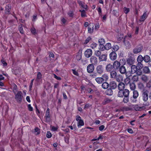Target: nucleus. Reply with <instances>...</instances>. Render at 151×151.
<instances>
[{"mask_svg": "<svg viewBox=\"0 0 151 151\" xmlns=\"http://www.w3.org/2000/svg\"><path fill=\"white\" fill-rule=\"evenodd\" d=\"M147 17V14L146 12H145L140 18L139 21L140 22L144 21Z\"/></svg>", "mask_w": 151, "mask_h": 151, "instance_id": "24", "label": "nucleus"}, {"mask_svg": "<svg viewBox=\"0 0 151 151\" xmlns=\"http://www.w3.org/2000/svg\"><path fill=\"white\" fill-rule=\"evenodd\" d=\"M143 60L146 63H147L150 60V58L149 56L146 55L143 57Z\"/></svg>", "mask_w": 151, "mask_h": 151, "instance_id": "34", "label": "nucleus"}, {"mask_svg": "<svg viewBox=\"0 0 151 151\" xmlns=\"http://www.w3.org/2000/svg\"><path fill=\"white\" fill-rule=\"evenodd\" d=\"M40 132V129L36 127L35 128L34 133L36 135H38L39 134Z\"/></svg>", "mask_w": 151, "mask_h": 151, "instance_id": "39", "label": "nucleus"}, {"mask_svg": "<svg viewBox=\"0 0 151 151\" xmlns=\"http://www.w3.org/2000/svg\"><path fill=\"white\" fill-rule=\"evenodd\" d=\"M46 137L48 138H49L52 137V134L50 131H48L46 134Z\"/></svg>", "mask_w": 151, "mask_h": 151, "instance_id": "53", "label": "nucleus"}, {"mask_svg": "<svg viewBox=\"0 0 151 151\" xmlns=\"http://www.w3.org/2000/svg\"><path fill=\"white\" fill-rule=\"evenodd\" d=\"M61 20L62 22L64 24H65L67 21L66 20L63 18H61Z\"/></svg>", "mask_w": 151, "mask_h": 151, "instance_id": "64", "label": "nucleus"}, {"mask_svg": "<svg viewBox=\"0 0 151 151\" xmlns=\"http://www.w3.org/2000/svg\"><path fill=\"white\" fill-rule=\"evenodd\" d=\"M110 59L112 60H114L117 58V55L115 52H111L109 55Z\"/></svg>", "mask_w": 151, "mask_h": 151, "instance_id": "9", "label": "nucleus"}, {"mask_svg": "<svg viewBox=\"0 0 151 151\" xmlns=\"http://www.w3.org/2000/svg\"><path fill=\"white\" fill-rule=\"evenodd\" d=\"M143 60V57L141 55H139L137 58L138 63H142Z\"/></svg>", "mask_w": 151, "mask_h": 151, "instance_id": "37", "label": "nucleus"}, {"mask_svg": "<svg viewBox=\"0 0 151 151\" xmlns=\"http://www.w3.org/2000/svg\"><path fill=\"white\" fill-rule=\"evenodd\" d=\"M132 110V108L129 107L124 106L121 109L122 111H127Z\"/></svg>", "mask_w": 151, "mask_h": 151, "instance_id": "28", "label": "nucleus"}, {"mask_svg": "<svg viewBox=\"0 0 151 151\" xmlns=\"http://www.w3.org/2000/svg\"><path fill=\"white\" fill-rule=\"evenodd\" d=\"M144 87L143 85L142 84H139L138 85V88L140 89H143Z\"/></svg>", "mask_w": 151, "mask_h": 151, "instance_id": "62", "label": "nucleus"}, {"mask_svg": "<svg viewBox=\"0 0 151 151\" xmlns=\"http://www.w3.org/2000/svg\"><path fill=\"white\" fill-rule=\"evenodd\" d=\"M84 124L83 121L82 120H81L78 122V128H80L81 126H83Z\"/></svg>", "mask_w": 151, "mask_h": 151, "instance_id": "38", "label": "nucleus"}, {"mask_svg": "<svg viewBox=\"0 0 151 151\" xmlns=\"http://www.w3.org/2000/svg\"><path fill=\"white\" fill-rule=\"evenodd\" d=\"M129 91L127 89L119 91L118 93V96L119 97H123L124 96H129Z\"/></svg>", "mask_w": 151, "mask_h": 151, "instance_id": "2", "label": "nucleus"}, {"mask_svg": "<svg viewBox=\"0 0 151 151\" xmlns=\"http://www.w3.org/2000/svg\"><path fill=\"white\" fill-rule=\"evenodd\" d=\"M136 74L137 76H140L142 74V72L141 70V69H138L137 71H136Z\"/></svg>", "mask_w": 151, "mask_h": 151, "instance_id": "48", "label": "nucleus"}, {"mask_svg": "<svg viewBox=\"0 0 151 151\" xmlns=\"http://www.w3.org/2000/svg\"><path fill=\"white\" fill-rule=\"evenodd\" d=\"M79 11L81 12V16L82 17H86V14L84 10H80Z\"/></svg>", "mask_w": 151, "mask_h": 151, "instance_id": "41", "label": "nucleus"}, {"mask_svg": "<svg viewBox=\"0 0 151 151\" xmlns=\"http://www.w3.org/2000/svg\"><path fill=\"white\" fill-rule=\"evenodd\" d=\"M92 54V50L91 49H88L86 50L84 52L85 57L88 58L91 57Z\"/></svg>", "mask_w": 151, "mask_h": 151, "instance_id": "7", "label": "nucleus"}, {"mask_svg": "<svg viewBox=\"0 0 151 151\" xmlns=\"http://www.w3.org/2000/svg\"><path fill=\"white\" fill-rule=\"evenodd\" d=\"M130 81V79L129 78L127 77L124 80V83L125 84H127L129 83Z\"/></svg>", "mask_w": 151, "mask_h": 151, "instance_id": "46", "label": "nucleus"}, {"mask_svg": "<svg viewBox=\"0 0 151 151\" xmlns=\"http://www.w3.org/2000/svg\"><path fill=\"white\" fill-rule=\"evenodd\" d=\"M129 87L130 89L132 91L135 90L136 88V85L135 83H130L129 84Z\"/></svg>", "mask_w": 151, "mask_h": 151, "instance_id": "32", "label": "nucleus"}, {"mask_svg": "<svg viewBox=\"0 0 151 151\" xmlns=\"http://www.w3.org/2000/svg\"><path fill=\"white\" fill-rule=\"evenodd\" d=\"M138 63L137 64V66L139 69H141L143 68V64L141 63Z\"/></svg>", "mask_w": 151, "mask_h": 151, "instance_id": "50", "label": "nucleus"}, {"mask_svg": "<svg viewBox=\"0 0 151 151\" xmlns=\"http://www.w3.org/2000/svg\"><path fill=\"white\" fill-rule=\"evenodd\" d=\"M90 26L91 25L88 27V31L89 33H91L93 32V30L94 26L93 25H92L91 26V27Z\"/></svg>", "mask_w": 151, "mask_h": 151, "instance_id": "36", "label": "nucleus"}, {"mask_svg": "<svg viewBox=\"0 0 151 151\" xmlns=\"http://www.w3.org/2000/svg\"><path fill=\"white\" fill-rule=\"evenodd\" d=\"M142 49V47L141 45H139L137 47L133 50V52L134 53L137 54L140 52Z\"/></svg>", "mask_w": 151, "mask_h": 151, "instance_id": "10", "label": "nucleus"}, {"mask_svg": "<svg viewBox=\"0 0 151 151\" xmlns=\"http://www.w3.org/2000/svg\"><path fill=\"white\" fill-rule=\"evenodd\" d=\"M91 38L90 37H87V38L85 40V41L84 42V44H87L89 42L90 40H91Z\"/></svg>", "mask_w": 151, "mask_h": 151, "instance_id": "56", "label": "nucleus"}, {"mask_svg": "<svg viewBox=\"0 0 151 151\" xmlns=\"http://www.w3.org/2000/svg\"><path fill=\"white\" fill-rule=\"evenodd\" d=\"M124 11L125 14H127L129 12V8L124 7Z\"/></svg>", "mask_w": 151, "mask_h": 151, "instance_id": "52", "label": "nucleus"}, {"mask_svg": "<svg viewBox=\"0 0 151 151\" xmlns=\"http://www.w3.org/2000/svg\"><path fill=\"white\" fill-rule=\"evenodd\" d=\"M113 68L116 70L119 71L122 74H124L126 73V69L124 65H121L120 63L118 60L114 61L113 64Z\"/></svg>", "mask_w": 151, "mask_h": 151, "instance_id": "1", "label": "nucleus"}, {"mask_svg": "<svg viewBox=\"0 0 151 151\" xmlns=\"http://www.w3.org/2000/svg\"><path fill=\"white\" fill-rule=\"evenodd\" d=\"M90 61L91 64L93 65H96L97 64L98 62V60L97 58L95 56H92L90 58Z\"/></svg>", "mask_w": 151, "mask_h": 151, "instance_id": "5", "label": "nucleus"}, {"mask_svg": "<svg viewBox=\"0 0 151 151\" xmlns=\"http://www.w3.org/2000/svg\"><path fill=\"white\" fill-rule=\"evenodd\" d=\"M97 11L98 12L99 15L101 17L102 16V11H101V8L100 7H99L98 8Z\"/></svg>", "mask_w": 151, "mask_h": 151, "instance_id": "51", "label": "nucleus"}, {"mask_svg": "<svg viewBox=\"0 0 151 151\" xmlns=\"http://www.w3.org/2000/svg\"><path fill=\"white\" fill-rule=\"evenodd\" d=\"M124 41L126 47H129L130 46V43L128 41H125L124 39Z\"/></svg>", "mask_w": 151, "mask_h": 151, "instance_id": "45", "label": "nucleus"}, {"mask_svg": "<svg viewBox=\"0 0 151 151\" xmlns=\"http://www.w3.org/2000/svg\"><path fill=\"white\" fill-rule=\"evenodd\" d=\"M95 80L99 84H101L104 81V79L102 77H97L95 78Z\"/></svg>", "mask_w": 151, "mask_h": 151, "instance_id": "23", "label": "nucleus"}, {"mask_svg": "<svg viewBox=\"0 0 151 151\" xmlns=\"http://www.w3.org/2000/svg\"><path fill=\"white\" fill-rule=\"evenodd\" d=\"M138 69L135 65H132L131 67V71L132 73L133 74L136 73Z\"/></svg>", "mask_w": 151, "mask_h": 151, "instance_id": "21", "label": "nucleus"}, {"mask_svg": "<svg viewBox=\"0 0 151 151\" xmlns=\"http://www.w3.org/2000/svg\"><path fill=\"white\" fill-rule=\"evenodd\" d=\"M119 47L117 45H114L113 47V49L115 51H117L119 49Z\"/></svg>", "mask_w": 151, "mask_h": 151, "instance_id": "57", "label": "nucleus"}, {"mask_svg": "<svg viewBox=\"0 0 151 151\" xmlns=\"http://www.w3.org/2000/svg\"><path fill=\"white\" fill-rule=\"evenodd\" d=\"M138 77L137 75H134L132 78V80L134 82H137L138 80Z\"/></svg>", "mask_w": 151, "mask_h": 151, "instance_id": "42", "label": "nucleus"}, {"mask_svg": "<svg viewBox=\"0 0 151 151\" xmlns=\"http://www.w3.org/2000/svg\"><path fill=\"white\" fill-rule=\"evenodd\" d=\"M102 78L104 79L106 81H107L109 79V76L108 75L104 73L102 75Z\"/></svg>", "mask_w": 151, "mask_h": 151, "instance_id": "44", "label": "nucleus"}, {"mask_svg": "<svg viewBox=\"0 0 151 151\" xmlns=\"http://www.w3.org/2000/svg\"><path fill=\"white\" fill-rule=\"evenodd\" d=\"M97 44L95 43H92L91 45V47L92 49H94L96 48V47Z\"/></svg>", "mask_w": 151, "mask_h": 151, "instance_id": "58", "label": "nucleus"}, {"mask_svg": "<svg viewBox=\"0 0 151 151\" xmlns=\"http://www.w3.org/2000/svg\"><path fill=\"white\" fill-rule=\"evenodd\" d=\"M28 110L30 111H33V107L31 106V104H29L27 106Z\"/></svg>", "mask_w": 151, "mask_h": 151, "instance_id": "59", "label": "nucleus"}, {"mask_svg": "<svg viewBox=\"0 0 151 151\" xmlns=\"http://www.w3.org/2000/svg\"><path fill=\"white\" fill-rule=\"evenodd\" d=\"M68 15L69 17H73L74 15L73 12L72 11H70L68 13Z\"/></svg>", "mask_w": 151, "mask_h": 151, "instance_id": "54", "label": "nucleus"}, {"mask_svg": "<svg viewBox=\"0 0 151 151\" xmlns=\"http://www.w3.org/2000/svg\"><path fill=\"white\" fill-rule=\"evenodd\" d=\"M102 54V51L99 50L95 51L94 52L95 55L99 58L100 57Z\"/></svg>", "mask_w": 151, "mask_h": 151, "instance_id": "33", "label": "nucleus"}, {"mask_svg": "<svg viewBox=\"0 0 151 151\" xmlns=\"http://www.w3.org/2000/svg\"><path fill=\"white\" fill-rule=\"evenodd\" d=\"M31 31L32 33L34 35H35L36 34V29L34 27H32L31 29Z\"/></svg>", "mask_w": 151, "mask_h": 151, "instance_id": "55", "label": "nucleus"}, {"mask_svg": "<svg viewBox=\"0 0 151 151\" xmlns=\"http://www.w3.org/2000/svg\"><path fill=\"white\" fill-rule=\"evenodd\" d=\"M18 29H19V30L20 31V32L21 34H23L24 32V31H23L22 27L19 26L18 27Z\"/></svg>", "mask_w": 151, "mask_h": 151, "instance_id": "60", "label": "nucleus"}, {"mask_svg": "<svg viewBox=\"0 0 151 151\" xmlns=\"http://www.w3.org/2000/svg\"><path fill=\"white\" fill-rule=\"evenodd\" d=\"M113 65H112L111 64H109L107 65L106 67V70L107 71L110 72L112 71V70L113 69Z\"/></svg>", "mask_w": 151, "mask_h": 151, "instance_id": "20", "label": "nucleus"}, {"mask_svg": "<svg viewBox=\"0 0 151 151\" xmlns=\"http://www.w3.org/2000/svg\"><path fill=\"white\" fill-rule=\"evenodd\" d=\"M78 4L80 6H81L84 9H86L87 8V5L85 4H84L83 2L81 1L78 0Z\"/></svg>", "mask_w": 151, "mask_h": 151, "instance_id": "26", "label": "nucleus"}, {"mask_svg": "<svg viewBox=\"0 0 151 151\" xmlns=\"http://www.w3.org/2000/svg\"><path fill=\"white\" fill-rule=\"evenodd\" d=\"M111 47V44L110 43H107L104 46L105 49L106 50H108Z\"/></svg>", "mask_w": 151, "mask_h": 151, "instance_id": "35", "label": "nucleus"}, {"mask_svg": "<svg viewBox=\"0 0 151 151\" xmlns=\"http://www.w3.org/2000/svg\"><path fill=\"white\" fill-rule=\"evenodd\" d=\"M11 7V6L9 4L6 6L5 11L6 14H10Z\"/></svg>", "mask_w": 151, "mask_h": 151, "instance_id": "13", "label": "nucleus"}, {"mask_svg": "<svg viewBox=\"0 0 151 151\" xmlns=\"http://www.w3.org/2000/svg\"><path fill=\"white\" fill-rule=\"evenodd\" d=\"M42 75L41 73L40 72H38L37 73V79L40 80L42 78Z\"/></svg>", "mask_w": 151, "mask_h": 151, "instance_id": "49", "label": "nucleus"}, {"mask_svg": "<svg viewBox=\"0 0 151 151\" xmlns=\"http://www.w3.org/2000/svg\"><path fill=\"white\" fill-rule=\"evenodd\" d=\"M13 91L14 93V94H15L16 92L17 91V86L15 84H14L13 85Z\"/></svg>", "mask_w": 151, "mask_h": 151, "instance_id": "43", "label": "nucleus"}, {"mask_svg": "<svg viewBox=\"0 0 151 151\" xmlns=\"http://www.w3.org/2000/svg\"><path fill=\"white\" fill-rule=\"evenodd\" d=\"M143 73H149L150 72V70L149 68L147 66H145L143 68Z\"/></svg>", "mask_w": 151, "mask_h": 151, "instance_id": "30", "label": "nucleus"}, {"mask_svg": "<svg viewBox=\"0 0 151 151\" xmlns=\"http://www.w3.org/2000/svg\"><path fill=\"white\" fill-rule=\"evenodd\" d=\"M45 122H49L50 121V114H45L44 117Z\"/></svg>", "mask_w": 151, "mask_h": 151, "instance_id": "18", "label": "nucleus"}, {"mask_svg": "<svg viewBox=\"0 0 151 151\" xmlns=\"http://www.w3.org/2000/svg\"><path fill=\"white\" fill-rule=\"evenodd\" d=\"M112 89L111 88L108 89L106 91V94L108 95H112L113 93V91Z\"/></svg>", "mask_w": 151, "mask_h": 151, "instance_id": "27", "label": "nucleus"}, {"mask_svg": "<svg viewBox=\"0 0 151 151\" xmlns=\"http://www.w3.org/2000/svg\"><path fill=\"white\" fill-rule=\"evenodd\" d=\"M134 59L133 58H129L127 60V63L129 65H131L133 64Z\"/></svg>", "mask_w": 151, "mask_h": 151, "instance_id": "19", "label": "nucleus"}, {"mask_svg": "<svg viewBox=\"0 0 151 151\" xmlns=\"http://www.w3.org/2000/svg\"><path fill=\"white\" fill-rule=\"evenodd\" d=\"M141 79L145 82H147L148 81L147 76L145 75H142L141 76Z\"/></svg>", "mask_w": 151, "mask_h": 151, "instance_id": "29", "label": "nucleus"}, {"mask_svg": "<svg viewBox=\"0 0 151 151\" xmlns=\"http://www.w3.org/2000/svg\"><path fill=\"white\" fill-rule=\"evenodd\" d=\"M142 99L145 101H146L148 99V95L146 91H144L143 93Z\"/></svg>", "mask_w": 151, "mask_h": 151, "instance_id": "16", "label": "nucleus"}, {"mask_svg": "<svg viewBox=\"0 0 151 151\" xmlns=\"http://www.w3.org/2000/svg\"><path fill=\"white\" fill-rule=\"evenodd\" d=\"M15 94V99L16 101L19 102H21L22 101V93L21 91H19L17 92L16 94Z\"/></svg>", "mask_w": 151, "mask_h": 151, "instance_id": "3", "label": "nucleus"}, {"mask_svg": "<svg viewBox=\"0 0 151 151\" xmlns=\"http://www.w3.org/2000/svg\"><path fill=\"white\" fill-rule=\"evenodd\" d=\"M109 85L110 88L113 89L116 88L117 87L116 83L114 81H111Z\"/></svg>", "mask_w": 151, "mask_h": 151, "instance_id": "11", "label": "nucleus"}, {"mask_svg": "<svg viewBox=\"0 0 151 151\" xmlns=\"http://www.w3.org/2000/svg\"><path fill=\"white\" fill-rule=\"evenodd\" d=\"M139 95V93L137 91L134 90L133 92V97L134 99H136Z\"/></svg>", "mask_w": 151, "mask_h": 151, "instance_id": "25", "label": "nucleus"}, {"mask_svg": "<svg viewBox=\"0 0 151 151\" xmlns=\"http://www.w3.org/2000/svg\"><path fill=\"white\" fill-rule=\"evenodd\" d=\"M58 129L57 127L52 126L51 128V130L53 131H57Z\"/></svg>", "mask_w": 151, "mask_h": 151, "instance_id": "61", "label": "nucleus"}, {"mask_svg": "<svg viewBox=\"0 0 151 151\" xmlns=\"http://www.w3.org/2000/svg\"><path fill=\"white\" fill-rule=\"evenodd\" d=\"M118 88L119 91L124 90L125 88L124 83L122 82H120L118 85Z\"/></svg>", "mask_w": 151, "mask_h": 151, "instance_id": "17", "label": "nucleus"}, {"mask_svg": "<svg viewBox=\"0 0 151 151\" xmlns=\"http://www.w3.org/2000/svg\"><path fill=\"white\" fill-rule=\"evenodd\" d=\"M99 42L100 45H103L105 44V42L103 38H101L99 39ZM104 46V45H103Z\"/></svg>", "mask_w": 151, "mask_h": 151, "instance_id": "40", "label": "nucleus"}, {"mask_svg": "<svg viewBox=\"0 0 151 151\" xmlns=\"http://www.w3.org/2000/svg\"><path fill=\"white\" fill-rule=\"evenodd\" d=\"M124 97L123 99V101L124 103H127L129 101V96H124Z\"/></svg>", "mask_w": 151, "mask_h": 151, "instance_id": "47", "label": "nucleus"}, {"mask_svg": "<svg viewBox=\"0 0 151 151\" xmlns=\"http://www.w3.org/2000/svg\"><path fill=\"white\" fill-rule=\"evenodd\" d=\"M129 106L132 108V109L133 108L136 111H141L143 109V107H140L138 105H131Z\"/></svg>", "mask_w": 151, "mask_h": 151, "instance_id": "6", "label": "nucleus"}, {"mask_svg": "<svg viewBox=\"0 0 151 151\" xmlns=\"http://www.w3.org/2000/svg\"><path fill=\"white\" fill-rule=\"evenodd\" d=\"M107 54H102L99 58V59L100 61H106L107 60Z\"/></svg>", "mask_w": 151, "mask_h": 151, "instance_id": "12", "label": "nucleus"}, {"mask_svg": "<svg viewBox=\"0 0 151 151\" xmlns=\"http://www.w3.org/2000/svg\"><path fill=\"white\" fill-rule=\"evenodd\" d=\"M72 70L73 71V73L74 75L77 76H78V73L74 69H72Z\"/></svg>", "mask_w": 151, "mask_h": 151, "instance_id": "63", "label": "nucleus"}, {"mask_svg": "<svg viewBox=\"0 0 151 151\" xmlns=\"http://www.w3.org/2000/svg\"><path fill=\"white\" fill-rule=\"evenodd\" d=\"M94 69L93 65V64H90L87 67V72L89 73H92Z\"/></svg>", "mask_w": 151, "mask_h": 151, "instance_id": "8", "label": "nucleus"}, {"mask_svg": "<svg viewBox=\"0 0 151 151\" xmlns=\"http://www.w3.org/2000/svg\"><path fill=\"white\" fill-rule=\"evenodd\" d=\"M110 78L113 79H115L117 76L116 72L115 70H113L110 72Z\"/></svg>", "mask_w": 151, "mask_h": 151, "instance_id": "14", "label": "nucleus"}, {"mask_svg": "<svg viewBox=\"0 0 151 151\" xmlns=\"http://www.w3.org/2000/svg\"><path fill=\"white\" fill-rule=\"evenodd\" d=\"M81 54V51L79 50L78 52L77 53L76 55V58L77 60H80L81 59L82 56Z\"/></svg>", "mask_w": 151, "mask_h": 151, "instance_id": "22", "label": "nucleus"}, {"mask_svg": "<svg viewBox=\"0 0 151 151\" xmlns=\"http://www.w3.org/2000/svg\"><path fill=\"white\" fill-rule=\"evenodd\" d=\"M109 86V84L107 82L103 83L102 84V88L104 89H107L108 88Z\"/></svg>", "mask_w": 151, "mask_h": 151, "instance_id": "31", "label": "nucleus"}, {"mask_svg": "<svg viewBox=\"0 0 151 151\" xmlns=\"http://www.w3.org/2000/svg\"><path fill=\"white\" fill-rule=\"evenodd\" d=\"M104 69L103 65H98L96 68L97 73L99 74H101L104 72Z\"/></svg>", "mask_w": 151, "mask_h": 151, "instance_id": "4", "label": "nucleus"}, {"mask_svg": "<svg viewBox=\"0 0 151 151\" xmlns=\"http://www.w3.org/2000/svg\"><path fill=\"white\" fill-rule=\"evenodd\" d=\"M115 79L119 82H120L123 81V77L122 75L121 74L117 75Z\"/></svg>", "mask_w": 151, "mask_h": 151, "instance_id": "15", "label": "nucleus"}]
</instances>
